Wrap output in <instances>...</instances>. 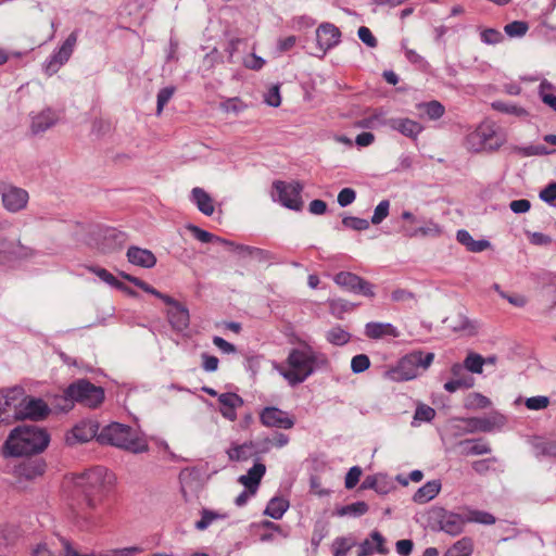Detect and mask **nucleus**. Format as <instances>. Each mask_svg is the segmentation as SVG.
Instances as JSON below:
<instances>
[{"instance_id": "obj_1", "label": "nucleus", "mask_w": 556, "mask_h": 556, "mask_svg": "<svg viewBox=\"0 0 556 556\" xmlns=\"http://www.w3.org/2000/svg\"><path fill=\"white\" fill-rule=\"evenodd\" d=\"M111 482L112 475L102 466L90 468L75 478V485L80 491L85 505L77 515V525L81 530L92 531L102 526L103 516L97 508Z\"/></svg>"}, {"instance_id": "obj_2", "label": "nucleus", "mask_w": 556, "mask_h": 556, "mask_svg": "<svg viewBox=\"0 0 556 556\" xmlns=\"http://www.w3.org/2000/svg\"><path fill=\"white\" fill-rule=\"evenodd\" d=\"M49 440L45 429L36 425H24L10 433L5 447L13 456L38 454L48 446Z\"/></svg>"}, {"instance_id": "obj_3", "label": "nucleus", "mask_w": 556, "mask_h": 556, "mask_svg": "<svg viewBox=\"0 0 556 556\" xmlns=\"http://www.w3.org/2000/svg\"><path fill=\"white\" fill-rule=\"evenodd\" d=\"M98 442L110 444L135 454L148 451V444L136 434L135 430L126 425L112 422L105 426L98 434Z\"/></svg>"}, {"instance_id": "obj_4", "label": "nucleus", "mask_w": 556, "mask_h": 556, "mask_svg": "<svg viewBox=\"0 0 556 556\" xmlns=\"http://www.w3.org/2000/svg\"><path fill=\"white\" fill-rule=\"evenodd\" d=\"M434 354L413 351L400 358L397 364L386 371V377L393 381H407L416 378L421 370H426L433 362Z\"/></svg>"}, {"instance_id": "obj_5", "label": "nucleus", "mask_w": 556, "mask_h": 556, "mask_svg": "<svg viewBox=\"0 0 556 556\" xmlns=\"http://www.w3.org/2000/svg\"><path fill=\"white\" fill-rule=\"evenodd\" d=\"M506 141L500 127L490 119L481 122L477 128L466 137V146L470 151H495Z\"/></svg>"}, {"instance_id": "obj_6", "label": "nucleus", "mask_w": 556, "mask_h": 556, "mask_svg": "<svg viewBox=\"0 0 556 556\" xmlns=\"http://www.w3.org/2000/svg\"><path fill=\"white\" fill-rule=\"evenodd\" d=\"M316 357L312 351L292 349L288 355V368H280L279 371L291 386L305 381L314 371Z\"/></svg>"}, {"instance_id": "obj_7", "label": "nucleus", "mask_w": 556, "mask_h": 556, "mask_svg": "<svg viewBox=\"0 0 556 556\" xmlns=\"http://www.w3.org/2000/svg\"><path fill=\"white\" fill-rule=\"evenodd\" d=\"M65 396L87 407L94 408L103 402L104 391L101 387H97L86 379H79L66 388Z\"/></svg>"}, {"instance_id": "obj_8", "label": "nucleus", "mask_w": 556, "mask_h": 556, "mask_svg": "<svg viewBox=\"0 0 556 556\" xmlns=\"http://www.w3.org/2000/svg\"><path fill=\"white\" fill-rule=\"evenodd\" d=\"M273 189L271 197L275 201L293 211L302 210L301 193L303 186L299 181L286 182L276 180L273 184Z\"/></svg>"}, {"instance_id": "obj_9", "label": "nucleus", "mask_w": 556, "mask_h": 556, "mask_svg": "<svg viewBox=\"0 0 556 556\" xmlns=\"http://www.w3.org/2000/svg\"><path fill=\"white\" fill-rule=\"evenodd\" d=\"M0 197L3 207L10 213H18L26 208L29 200L28 192L20 187L0 181Z\"/></svg>"}, {"instance_id": "obj_10", "label": "nucleus", "mask_w": 556, "mask_h": 556, "mask_svg": "<svg viewBox=\"0 0 556 556\" xmlns=\"http://www.w3.org/2000/svg\"><path fill=\"white\" fill-rule=\"evenodd\" d=\"M333 281L346 291L367 298L375 296V286L351 271H340L333 277Z\"/></svg>"}, {"instance_id": "obj_11", "label": "nucleus", "mask_w": 556, "mask_h": 556, "mask_svg": "<svg viewBox=\"0 0 556 556\" xmlns=\"http://www.w3.org/2000/svg\"><path fill=\"white\" fill-rule=\"evenodd\" d=\"M63 111L56 106H46L30 113V131L33 135L45 132L62 117Z\"/></svg>"}, {"instance_id": "obj_12", "label": "nucleus", "mask_w": 556, "mask_h": 556, "mask_svg": "<svg viewBox=\"0 0 556 556\" xmlns=\"http://www.w3.org/2000/svg\"><path fill=\"white\" fill-rule=\"evenodd\" d=\"M164 303L167 305L166 317L172 329L176 332H182L188 329L190 325L188 307L170 295L164 299Z\"/></svg>"}, {"instance_id": "obj_13", "label": "nucleus", "mask_w": 556, "mask_h": 556, "mask_svg": "<svg viewBox=\"0 0 556 556\" xmlns=\"http://www.w3.org/2000/svg\"><path fill=\"white\" fill-rule=\"evenodd\" d=\"M25 400V391L22 387L0 390L1 412L7 417V420L11 417L16 419V413L23 407Z\"/></svg>"}, {"instance_id": "obj_14", "label": "nucleus", "mask_w": 556, "mask_h": 556, "mask_svg": "<svg viewBox=\"0 0 556 556\" xmlns=\"http://www.w3.org/2000/svg\"><path fill=\"white\" fill-rule=\"evenodd\" d=\"M99 425L92 420H81L75 425L65 435L68 445L86 443L93 438L98 439Z\"/></svg>"}, {"instance_id": "obj_15", "label": "nucleus", "mask_w": 556, "mask_h": 556, "mask_svg": "<svg viewBox=\"0 0 556 556\" xmlns=\"http://www.w3.org/2000/svg\"><path fill=\"white\" fill-rule=\"evenodd\" d=\"M263 426L268 428L291 429L294 426V418L278 407H265L260 414Z\"/></svg>"}, {"instance_id": "obj_16", "label": "nucleus", "mask_w": 556, "mask_h": 556, "mask_svg": "<svg viewBox=\"0 0 556 556\" xmlns=\"http://www.w3.org/2000/svg\"><path fill=\"white\" fill-rule=\"evenodd\" d=\"M316 41L321 56L341 41L340 29L331 23H323L316 29Z\"/></svg>"}, {"instance_id": "obj_17", "label": "nucleus", "mask_w": 556, "mask_h": 556, "mask_svg": "<svg viewBox=\"0 0 556 556\" xmlns=\"http://www.w3.org/2000/svg\"><path fill=\"white\" fill-rule=\"evenodd\" d=\"M382 125L388 126L392 130L400 132L401 135L416 140L419 134L424 130V126L408 117H391L383 119Z\"/></svg>"}, {"instance_id": "obj_18", "label": "nucleus", "mask_w": 556, "mask_h": 556, "mask_svg": "<svg viewBox=\"0 0 556 556\" xmlns=\"http://www.w3.org/2000/svg\"><path fill=\"white\" fill-rule=\"evenodd\" d=\"M49 413L50 409L42 400L26 399L23 407L16 413V419L39 420L48 416Z\"/></svg>"}, {"instance_id": "obj_19", "label": "nucleus", "mask_w": 556, "mask_h": 556, "mask_svg": "<svg viewBox=\"0 0 556 556\" xmlns=\"http://www.w3.org/2000/svg\"><path fill=\"white\" fill-rule=\"evenodd\" d=\"M100 237L101 240L98 244L103 253H110L121 249L126 241V235L123 231L111 227L101 229Z\"/></svg>"}, {"instance_id": "obj_20", "label": "nucleus", "mask_w": 556, "mask_h": 556, "mask_svg": "<svg viewBox=\"0 0 556 556\" xmlns=\"http://www.w3.org/2000/svg\"><path fill=\"white\" fill-rule=\"evenodd\" d=\"M375 553L381 555H386L389 553V549L386 547V539L377 530L370 533L369 539H365L359 544L357 556H371Z\"/></svg>"}, {"instance_id": "obj_21", "label": "nucleus", "mask_w": 556, "mask_h": 556, "mask_svg": "<svg viewBox=\"0 0 556 556\" xmlns=\"http://www.w3.org/2000/svg\"><path fill=\"white\" fill-rule=\"evenodd\" d=\"M218 402L222 416L230 421H235L237 419L236 409L243 405L242 397L236 393L227 392L218 396Z\"/></svg>"}, {"instance_id": "obj_22", "label": "nucleus", "mask_w": 556, "mask_h": 556, "mask_svg": "<svg viewBox=\"0 0 556 556\" xmlns=\"http://www.w3.org/2000/svg\"><path fill=\"white\" fill-rule=\"evenodd\" d=\"M468 521V515L445 513L440 520V529L450 535H458L464 531Z\"/></svg>"}, {"instance_id": "obj_23", "label": "nucleus", "mask_w": 556, "mask_h": 556, "mask_svg": "<svg viewBox=\"0 0 556 556\" xmlns=\"http://www.w3.org/2000/svg\"><path fill=\"white\" fill-rule=\"evenodd\" d=\"M265 472V465L262 463H255L253 467L248 470L247 475L239 477L238 481L244 485L251 494H255Z\"/></svg>"}, {"instance_id": "obj_24", "label": "nucleus", "mask_w": 556, "mask_h": 556, "mask_svg": "<svg viewBox=\"0 0 556 556\" xmlns=\"http://www.w3.org/2000/svg\"><path fill=\"white\" fill-rule=\"evenodd\" d=\"M399 334L397 329L390 323L370 321L365 325V336L369 339L396 338Z\"/></svg>"}, {"instance_id": "obj_25", "label": "nucleus", "mask_w": 556, "mask_h": 556, "mask_svg": "<svg viewBox=\"0 0 556 556\" xmlns=\"http://www.w3.org/2000/svg\"><path fill=\"white\" fill-rule=\"evenodd\" d=\"M128 261L137 266L151 268L156 264L155 255L147 249L130 247L127 251Z\"/></svg>"}, {"instance_id": "obj_26", "label": "nucleus", "mask_w": 556, "mask_h": 556, "mask_svg": "<svg viewBox=\"0 0 556 556\" xmlns=\"http://www.w3.org/2000/svg\"><path fill=\"white\" fill-rule=\"evenodd\" d=\"M190 199L202 214L211 216L214 213V200L204 189L200 187L193 188Z\"/></svg>"}, {"instance_id": "obj_27", "label": "nucleus", "mask_w": 556, "mask_h": 556, "mask_svg": "<svg viewBox=\"0 0 556 556\" xmlns=\"http://www.w3.org/2000/svg\"><path fill=\"white\" fill-rule=\"evenodd\" d=\"M258 528L266 530L260 535L261 542H273L277 535L287 539L290 535L289 528H283L269 520H263L258 523Z\"/></svg>"}, {"instance_id": "obj_28", "label": "nucleus", "mask_w": 556, "mask_h": 556, "mask_svg": "<svg viewBox=\"0 0 556 556\" xmlns=\"http://www.w3.org/2000/svg\"><path fill=\"white\" fill-rule=\"evenodd\" d=\"M46 464L41 458H28L22 462L18 471L26 479H34L43 475Z\"/></svg>"}, {"instance_id": "obj_29", "label": "nucleus", "mask_w": 556, "mask_h": 556, "mask_svg": "<svg viewBox=\"0 0 556 556\" xmlns=\"http://www.w3.org/2000/svg\"><path fill=\"white\" fill-rule=\"evenodd\" d=\"M440 490L441 482L439 480L428 481L425 485H422L415 492L413 500L415 503L418 504L428 503L439 494Z\"/></svg>"}, {"instance_id": "obj_30", "label": "nucleus", "mask_w": 556, "mask_h": 556, "mask_svg": "<svg viewBox=\"0 0 556 556\" xmlns=\"http://www.w3.org/2000/svg\"><path fill=\"white\" fill-rule=\"evenodd\" d=\"M462 446V454L465 456L483 455L491 453V447L488 442L483 440H465L459 443Z\"/></svg>"}, {"instance_id": "obj_31", "label": "nucleus", "mask_w": 556, "mask_h": 556, "mask_svg": "<svg viewBox=\"0 0 556 556\" xmlns=\"http://www.w3.org/2000/svg\"><path fill=\"white\" fill-rule=\"evenodd\" d=\"M72 51L61 46V48L50 58L46 65V72L52 75L59 71V68L68 61L72 55Z\"/></svg>"}, {"instance_id": "obj_32", "label": "nucleus", "mask_w": 556, "mask_h": 556, "mask_svg": "<svg viewBox=\"0 0 556 556\" xmlns=\"http://www.w3.org/2000/svg\"><path fill=\"white\" fill-rule=\"evenodd\" d=\"M288 508L289 502L287 500L282 497H274L268 502L264 514L278 520L282 518Z\"/></svg>"}, {"instance_id": "obj_33", "label": "nucleus", "mask_w": 556, "mask_h": 556, "mask_svg": "<svg viewBox=\"0 0 556 556\" xmlns=\"http://www.w3.org/2000/svg\"><path fill=\"white\" fill-rule=\"evenodd\" d=\"M472 551V539L465 536L455 542L443 556H471Z\"/></svg>"}, {"instance_id": "obj_34", "label": "nucleus", "mask_w": 556, "mask_h": 556, "mask_svg": "<svg viewBox=\"0 0 556 556\" xmlns=\"http://www.w3.org/2000/svg\"><path fill=\"white\" fill-rule=\"evenodd\" d=\"M187 229L193 235V237L203 242V243H208V242H218V243H222L224 245H233V242L231 241H228L226 239H223L220 237H217L206 230H203L201 229L200 227L198 226H194V225H188Z\"/></svg>"}, {"instance_id": "obj_35", "label": "nucleus", "mask_w": 556, "mask_h": 556, "mask_svg": "<svg viewBox=\"0 0 556 556\" xmlns=\"http://www.w3.org/2000/svg\"><path fill=\"white\" fill-rule=\"evenodd\" d=\"M254 447L255 444L253 442H245L241 445H233L227 451V455L230 460H245L253 455Z\"/></svg>"}, {"instance_id": "obj_36", "label": "nucleus", "mask_w": 556, "mask_h": 556, "mask_svg": "<svg viewBox=\"0 0 556 556\" xmlns=\"http://www.w3.org/2000/svg\"><path fill=\"white\" fill-rule=\"evenodd\" d=\"M354 308L355 304L343 299H336L329 301L330 313L339 319H342L345 313L352 312Z\"/></svg>"}, {"instance_id": "obj_37", "label": "nucleus", "mask_w": 556, "mask_h": 556, "mask_svg": "<svg viewBox=\"0 0 556 556\" xmlns=\"http://www.w3.org/2000/svg\"><path fill=\"white\" fill-rule=\"evenodd\" d=\"M369 507L365 502H355L345 506L340 507L337 510V515L340 517L343 516H353L359 517L365 515L368 511Z\"/></svg>"}, {"instance_id": "obj_38", "label": "nucleus", "mask_w": 556, "mask_h": 556, "mask_svg": "<svg viewBox=\"0 0 556 556\" xmlns=\"http://www.w3.org/2000/svg\"><path fill=\"white\" fill-rule=\"evenodd\" d=\"M326 338L331 344L340 346L350 341L351 334L342 327L337 326L327 331Z\"/></svg>"}, {"instance_id": "obj_39", "label": "nucleus", "mask_w": 556, "mask_h": 556, "mask_svg": "<svg viewBox=\"0 0 556 556\" xmlns=\"http://www.w3.org/2000/svg\"><path fill=\"white\" fill-rule=\"evenodd\" d=\"M485 364L484 357L480 354L470 352L464 361V367L472 374H481L482 367Z\"/></svg>"}, {"instance_id": "obj_40", "label": "nucleus", "mask_w": 556, "mask_h": 556, "mask_svg": "<svg viewBox=\"0 0 556 556\" xmlns=\"http://www.w3.org/2000/svg\"><path fill=\"white\" fill-rule=\"evenodd\" d=\"M37 254L36 250L31 247L23 244L20 240L14 241L13 248L10 254L9 258H16V260H23V258H30L34 257Z\"/></svg>"}, {"instance_id": "obj_41", "label": "nucleus", "mask_w": 556, "mask_h": 556, "mask_svg": "<svg viewBox=\"0 0 556 556\" xmlns=\"http://www.w3.org/2000/svg\"><path fill=\"white\" fill-rule=\"evenodd\" d=\"M249 48V42L247 39L243 38H233L229 41L228 47L226 51L229 54V59L231 62H235V58L240 52H247Z\"/></svg>"}, {"instance_id": "obj_42", "label": "nucleus", "mask_w": 556, "mask_h": 556, "mask_svg": "<svg viewBox=\"0 0 556 556\" xmlns=\"http://www.w3.org/2000/svg\"><path fill=\"white\" fill-rule=\"evenodd\" d=\"M354 546V542L351 539L339 536L332 543V555L333 556H346L348 552Z\"/></svg>"}, {"instance_id": "obj_43", "label": "nucleus", "mask_w": 556, "mask_h": 556, "mask_svg": "<svg viewBox=\"0 0 556 556\" xmlns=\"http://www.w3.org/2000/svg\"><path fill=\"white\" fill-rule=\"evenodd\" d=\"M125 278L128 281H130L131 283H134L136 287L140 288L141 290H143L144 292L150 293V294L161 299L163 302H164L165 298L169 296L167 294H164V293L160 292L159 290H156L155 288H153L152 286H150L149 283H147L146 281H143V280H141L139 278L131 277L129 275H125Z\"/></svg>"}, {"instance_id": "obj_44", "label": "nucleus", "mask_w": 556, "mask_h": 556, "mask_svg": "<svg viewBox=\"0 0 556 556\" xmlns=\"http://www.w3.org/2000/svg\"><path fill=\"white\" fill-rule=\"evenodd\" d=\"M226 515H220L215 511L203 509L201 513V519L195 522V528L200 531L205 530L214 520L225 518Z\"/></svg>"}, {"instance_id": "obj_45", "label": "nucleus", "mask_w": 556, "mask_h": 556, "mask_svg": "<svg viewBox=\"0 0 556 556\" xmlns=\"http://www.w3.org/2000/svg\"><path fill=\"white\" fill-rule=\"evenodd\" d=\"M467 515L469 522L493 525L496 521L495 517L492 514L482 510H469Z\"/></svg>"}, {"instance_id": "obj_46", "label": "nucleus", "mask_w": 556, "mask_h": 556, "mask_svg": "<svg viewBox=\"0 0 556 556\" xmlns=\"http://www.w3.org/2000/svg\"><path fill=\"white\" fill-rule=\"evenodd\" d=\"M529 26L523 21H514L505 25L504 30L509 37H521L526 35Z\"/></svg>"}, {"instance_id": "obj_47", "label": "nucleus", "mask_w": 556, "mask_h": 556, "mask_svg": "<svg viewBox=\"0 0 556 556\" xmlns=\"http://www.w3.org/2000/svg\"><path fill=\"white\" fill-rule=\"evenodd\" d=\"M227 247L242 256H250L254 258H262L263 254L265 253L264 250L250 245H239L233 243V245Z\"/></svg>"}, {"instance_id": "obj_48", "label": "nucleus", "mask_w": 556, "mask_h": 556, "mask_svg": "<svg viewBox=\"0 0 556 556\" xmlns=\"http://www.w3.org/2000/svg\"><path fill=\"white\" fill-rule=\"evenodd\" d=\"M555 87L547 80H543L540 85V96L544 104H556Z\"/></svg>"}, {"instance_id": "obj_49", "label": "nucleus", "mask_w": 556, "mask_h": 556, "mask_svg": "<svg viewBox=\"0 0 556 556\" xmlns=\"http://www.w3.org/2000/svg\"><path fill=\"white\" fill-rule=\"evenodd\" d=\"M390 210V201L382 200L375 208L374 215L371 216V223L374 225H379L383 219L389 215Z\"/></svg>"}, {"instance_id": "obj_50", "label": "nucleus", "mask_w": 556, "mask_h": 556, "mask_svg": "<svg viewBox=\"0 0 556 556\" xmlns=\"http://www.w3.org/2000/svg\"><path fill=\"white\" fill-rule=\"evenodd\" d=\"M473 386V379L468 377V378H457V379H453V380H450L447 382H445L444 384V390L450 392V393H453L462 388H471Z\"/></svg>"}, {"instance_id": "obj_51", "label": "nucleus", "mask_w": 556, "mask_h": 556, "mask_svg": "<svg viewBox=\"0 0 556 556\" xmlns=\"http://www.w3.org/2000/svg\"><path fill=\"white\" fill-rule=\"evenodd\" d=\"M440 232H441L440 227L435 223L430 222L425 227H418L414 231H409L408 238H414V237H417V236H422V237L432 236V237H434V236H439Z\"/></svg>"}, {"instance_id": "obj_52", "label": "nucleus", "mask_w": 556, "mask_h": 556, "mask_svg": "<svg viewBox=\"0 0 556 556\" xmlns=\"http://www.w3.org/2000/svg\"><path fill=\"white\" fill-rule=\"evenodd\" d=\"M370 366V359L366 354L355 355L351 361V369L354 374H361Z\"/></svg>"}, {"instance_id": "obj_53", "label": "nucleus", "mask_w": 556, "mask_h": 556, "mask_svg": "<svg viewBox=\"0 0 556 556\" xmlns=\"http://www.w3.org/2000/svg\"><path fill=\"white\" fill-rule=\"evenodd\" d=\"M468 425L473 429L482 432H490L494 428V420L490 418H470Z\"/></svg>"}, {"instance_id": "obj_54", "label": "nucleus", "mask_w": 556, "mask_h": 556, "mask_svg": "<svg viewBox=\"0 0 556 556\" xmlns=\"http://www.w3.org/2000/svg\"><path fill=\"white\" fill-rule=\"evenodd\" d=\"M343 226L354 230H366L369 228V222L364 218L348 216L342 219Z\"/></svg>"}, {"instance_id": "obj_55", "label": "nucleus", "mask_w": 556, "mask_h": 556, "mask_svg": "<svg viewBox=\"0 0 556 556\" xmlns=\"http://www.w3.org/2000/svg\"><path fill=\"white\" fill-rule=\"evenodd\" d=\"M358 38L363 43L369 48H376L378 46L377 38L372 35L371 30L366 26H361L357 30Z\"/></svg>"}, {"instance_id": "obj_56", "label": "nucleus", "mask_w": 556, "mask_h": 556, "mask_svg": "<svg viewBox=\"0 0 556 556\" xmlns=\"http://www.w3.org/2000/svg\"><path fill=\"white\" fill-rule=\"evenodd\" d=\"M549 399L547 396L538 395L527 399L526 406L531 410L544 409L548 406Z\"/></svg>"}, {"instance_id": "obj_57", "label": "nucleus", "mask_w": 556, "mask_h": 556, "mask_svg": "<svg viewBox=\"0 0 556 556\" xmlns=\"http://www.w3.org/2000/svg\"><path fill=\"white\" fill-rule=\"evenodd\" d=\"M435 417V410L428 405H419L415 410L414 418L419 421H431Z\"/></svg>"}, {"instance_id": "obj_58", "label": "nucleus", "mask_w": 556, "mask_h": 556, "mask_svg": "<svg viewBox=\"0 0 556 556\" xmlns=\"http://www.w3.org/2000/svg\"><path fill=\"white\" fill-rule=\"evenodd\" d=\"M502 39L503 35L494 28H486L481 33V40L486 45H496Z\"/></svg>"}, {"instance_id": "obj_59", "label": "nucleus", "mask_w": 556, "mask_h": 556, "mask_svg": "<svg viewBox=\"0 0 556 556\" xmlns=\"http://www.w3.org/2000/svg\"><path fill=\"white\" fill-rule=\"evenodd\" d=\"M356 199V192L352 188H343L338 194V203L340 206L345 207L352 204Z\"/></svg>"}, {"instance_id": "obj_60", "label": "nucleus", "mask_w": 556, "mask_h": 556, "mask_svg": "<svg viewBox=\"0 0 556 556\" xmlns=\"http://www.w3.org/2000/svg\"><path fill=\"white\" fill-rule=\"evenodd\" d=\"M242 63L247 68L258 71L264 66L265 60L254 53H251L242 59Z\"/></svg>"}, {"instance_id": "obj_61", "label": "nucleus", "mask_w": 556, "mask_h": 556, "mask_svg": "<svg viewBox=\"0 0 556 556\" xmlns=\"http://www.w3.org/2000/svg\"><path fill=\"white\" fill-rule=\"evenodd\" d=\"M361 476L362 469L358 466L350 468L345 476V488L349 490L353 489L358 483Z\"/></svg>"}, {"instance_id": "obj_62", "label": "nucleus", "mask_w": 556, "mask_h": 556, "mask_svg": "<svg viewBox=\"0 0 556 556\" xmlns=\"http://www.w3.org/2000/svg\"><path fill=\"white\" fill-rule=\"evenodd\" d=\"M201 358H202V368L205 371L213 372V371L217 370L219 361L216 356L210 355L207 353H203L201 355Z\"/></svg>"}, {"instance_id": "obj_63", "label": "nucleus", "mask_w": 556, "mask_h": 556, "mask_svg": "<svg viewBox=\"0 0 556 556\" xmlns=\"http://www.w3.org/2000/svg\"><path fill=\"white\" fill-rule=\"evenodd\" d=\"M63 556H93V553H79L66 539L61 540Z\"/></svg>"}, {"instance_id": "obj_64", "label": "nucleus", "mask_w": 556, "mask_h": 556, "mask_svg": "<svg viewBox=\"0 0 556 556\" xmlns=\"http://www.w3.org/2000/svg\"><path fill=\"white\" fill-rule=\"evenodd\" d=\"M540 199L546 203L554 202L556 200V182H552L541 190Z\"/></svg>"}]
</instances>
